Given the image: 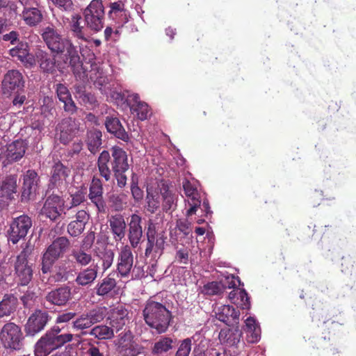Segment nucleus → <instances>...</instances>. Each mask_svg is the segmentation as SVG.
I'll return each instance as SVG.
<instances>
[{
    "label": "nucleus",
    "instance_id": "412c9836",
    "mask_svg": "<svg viewBox=\"0 0 356 356\" xmlns=\"http://www.w3.org/2000/svg\"><path fill=\"white\" fill-rule=\"evenodd\" d=\"M71 298V289L64 286L49 291L45 297L47 302L51 305L63 306Z\"/></svg>",
    "mask_w": 356,
    "mask_h": 356
},
{
    "label": "nucleus",
    "instance_id": "a18cd8bd",
    "mask_svg": "<svg viewBox=\"0 0 356 356\" xmlns=\"http://www.w3.org/2000/svg\"><path fill=\"white\" fill-rule=\"evenodd\" d=\"M161 195L156 193L147 189L145 209L151 213H154L160 208Z\"/></svg>",
    "mask_w": 356,
    "mask_h": 356
},
{
    "label": "nucleus",
    "instance_id": "f8f14e48",
    "mask_svg": "<svg viewBox=\"0 0 356 356\" xmlns=\"http://www.w3.org/2000/svg\"><path fill=\"white\" fill-rule=\"evenodd\" d=\"M25 79L22 73L17 70H10L2 81V90L4 94L18 93L24 90Z\"/></svg>",
    "mask_w": 356,
    "mask_h": 356
},
{
    "label": "nucleus",
    "instance_id": "09e8293b",
    "mask_svg": "<svg viewBox=\"0 0 356 356\" xmlns=\"http://www.w3.org/2000/svg\"><path fill=\"white\" fill-rule=\"evenodd\" d=\"M160 191L163 200V210L168 211L172 208L174 204L175 199L173 194L169 190L168 186L164 184H162Z\"/></svg>",
    "mask_w": 356,
    "mask_h": 356
},
{
    "label": "nucleus",
    "instance_id": "49530a36",
    "mask_svg": "<svg viewBox=\"0 0 356 356\" xmlns=\"http://www.w3.org/2000/svg\"><path fill=\"white\" fill-rule=\"evenodd\" d=\"M126 222L120 214L113 216V234L115 240H121L125 235Z\"/></svg>",
    "mask_w": 356,
    "mask_h": 356
},
{
    "label": "nucleus",
    "instance_id": "cd10ccee",
    "mask_svg": "<svg viewBox=\"0 0 356 356\" xmlns=\"http://www.w3.org/2000/svg\"><path fill=\"white\" fill-rule=\"evenodd\" d=\"M35 57L43 72L54 74L56 72L58 65H56L55 56H51L43 50L39 49L35 53Z\"/></svg>",
    "mask_w": 356,
    "mask_h": 356
},
{
    "label": "nucleus",
    "instance_id": "de8ad7c7",
    "mask_svg": "<svg viewBox=\"0 0 356 356\" xmlns=\"http://www.w3.org/2000/svg\"><path fill=\"white\" fill-rule=\"evenodd\" d=\"M109 159L110 155L108 152L103 151L98 159V167L100 174L106 181L110 179V170L107 165Z\"/></svg>",
    "mask_w": 356,
    "mask_h": 356
},
{
    "label": "nucleus",
    "instance_id": "dca6fc26",
    "mask_svg": "<svg viewBox=\"0 0 356 356\" xmlns=\"http://www.w3.org/2000/svg\"><path fill=\"white\" fill-rule=\"evenodd\" d=\"M182 186L186 196L188 197V203L190 208L186 211V216H191L196 213L199 207H200L201 200L200 193L194 183H192L188 179H184L182 181Z\"/></svg>",
    "mask_w": 356,
    "mask_h": 356
},
{
    "label": "nucleus",
    "instance_id": "f03ea898",
    "mask_svg": "<svg viewBox=\"0 0 356 356\" xmlns=\"http://www.w3.org/2000/svg\"><path fill=\"white\" fill-rule=\"evenodd\" d=\"M60 331L61 328L58 325H54L48 330L35 343V355L47 356L52 351L72 340V334H60Z\"/></svg>",
    "mask_w": 356,
    "mask_h": 356
},
{
    "label": "nucleus",
    "instance_id": "393cba45",
    "mask_svg": "<svg viewBox=\"0 0 356 356\" xmlns=\"http://www.w3.org/2000/svg\"><path fill=\"white\" fill-rule=\"evenodd\" d=\"M38 176L33 170H29L24 175V183L22 186V199L27 200L31 195L35 193L38 186Z\"/></svg>",
    "mask_w": 356,
    "mask_h": 356
},
{
    "label": "nucleus",
    "instance_id": "2f4dec72",
    "mask_svg": "<svg viewBox=\"0 0 356 356\" xmlns=\"http://www.w3.org/2000/svg\"><path fill=\"white\" fill-rule=\"evenodd\" d=\"M19 17L24 24L30 27L37 26L43 19L42 11L39 9L38 6L29 9H23Z\"/></svg>",
    "mask_w": 356,
    "mask_h": 356
},
{
    "label": "nucleus",
    "instance_id": "aec40b11",
    "mask_svg": "<svg viewBox=\"0 0 356 356\" xmlns=\"http://www.w3.org/2000/svg\"><path fill=\"white\" fill-rule=\"evenodd\" d=\"M42 39L48 48L52 51L58 54L60 48L63 47L64 42L67 39L63 38L56 29L53 27H46L42 34Z\"/></svg>",
    "mask_w": 356,
    "mask_h": 356
},
{
    "label": "nucleus",
    "instance_id": "4c0bfd02",
    "mask_svg": "<svg viewBox=\"0 0 356 356\" xmlns=\"http://www.w3.org/2000/svg\"><path fill=\"white\" fill-rule=\"evenodd\" d=\"M242 336L241 331L238 328L221 330L219 333V339L222 343L232 346L236 345Z\"/></svg>",
    "mask_w": 356,
    "mask_h": 356
},
{
    "label": "nucleus",
    "instance_id": "4d7b16f0",
    "mask_svg": "<svg viewBox=\"0 0 356 356\" xmlns=\"http://www.w3.org/2000/svg\"><path fill=\"white\" fill-rule=\"evenodd\" d=\"M124 4L122 1L113 3V13H120V22L125 24L128 21L127 14L124 10Z\"/></svg>",
    "mask_w": 356,
    "mask_h": 356
},
{
    "label": "nucleus",
    "instance_id": "0eeeda50",
    "mask_svg": "<svg viewBox=\"0 0 356 356\" xmlns=\"http://www.w3.org/2000/svg\"><path fill=\"white\" fill-rule=\"evenodd\" d=\"M85 23L90 30L97 32L104 27V8L102 0H92L83 12Z\"/></svg>",
    "mask_w": 356,
    "mask_h": 356
},
{
    "label": "nucleus",
    "instance_id": "7c9ffc66",
    "mask_svg": "<svg viewBox=\"0 0 356 356\" xmlns=\"http://www.w3.org/2000/svg\"><path fill=\"white\" fill-rule=\"evenodd\" d=\"M133 265V256L129 247H124L120 252L117 270L122 276H127Z\"/></svg>",
    "mask_w": 356,
    "mask_h": 356
},
{
    "label": "nucleus",
    "instance_id": "e2e57ef3",
    "mask_svg": "<svg viewBox=\"0 0 356 356\" xmlns=\"http://www.w3.org/2000/svg\"><path fill=\"white\" fill-rule=\"evenodd\" d=\"M236 282H238L239 285L241 284V281L238 279H236L234 275L227 276L225 280V283L222 284L223 290L226 288L232 289V290L238 289L239 287H237Z\"/></svg>",
    "mask_w": 356,
    "mask_h": 356
},
{
    "label": "nucleus",
    "instance_id": "864d4df0",
    "mask_svg": "<svg viewBox=\"0 0 356 356\" xmlns=\"http://www.w3.org/2000/svg\"><path fill=\"white\" fill-rule=\"evenodd\" d=\"M80 104H83L87 107L93 108L97 106V99L95 96L90 92H79L77 97Z\"/></svg>",
    "mask_w": 356,
    "mask_h": 356
},
{
    "label": "nucleus",
    "instance_id": "c756f323",
    "mask_svg": "<svg viewBox=\"0 0 356 356\" xmlns=\"http://www.w3.org/2000/svg\"><path fill=\"white\" fill-rule=\"evenodd\" d=\"M115 83L113 81V104H115L118 108L121 111L127 110L131 103L129 92L127 90H122V87H115Z\"/></svg>",
    "mask_w": 356,
    "mask_h": 356
},
{
    "label": "nucleus",
    "instance_id": "b1692460",
    "mask_svg": "<svg viewBox=\"0 0 356 356\" xmlns=\"http://www.w3.org/2000/svg\"><path fill=\"white\" fill-rule=\"evenodd\" d=\"M70 170L62 163H56L51 170V183L56 188L62 189L65 186L66 179L69 176Z\"/></svg>",
    "mask_w": 356,
    "mask_h": 356
},
{
    "label": "nucleus",
    "instance_id": "c03bdc74",
    "mask_svg": "<svg viewBox=\"0 0 356 356\" xmlns=\"http://www.w3.org/2000/svg\"><path fill=\"white\" fill-rule=\"evenodd\" d=\"M87 136L88 149L91 153L95 154L102 145V132L97 129L90 130L88 131Z\"/></svg>",
    "mask_w": 356,
    "mask_h": 356
},
{
    "label": "nucleus",
    "instance_id": "37998d69",
    "mask_svg": "<svg viewBox=\"0 0 356 356\" xmlns=\"http://www.w3.org/2000/svg\"><path fill=\"white\" fill-rule=\"evenodd\" d=\"M173 232L177 237V241H179V238H180V240L181 238H190L192 233L191 223L187 219H178Z\"/></svg>",
    "mask_w": 356,
    "mask_h": 356
},
{
    "label": "nucleus",
    "instance_id": "e433bc0d",
    "mask_svg": "<svg viewBox=\"0 0 356 356\" xmlns=\"http://www.w3.org/2000/svg\"><path fill=\"white\" fill-rule=\"evenodd\" d=\"M17 298L13 294H6L0 302V319L11 315L17 306Z\"/></svg>",
    "mask_w": 356,
    "mask_h": 356
},
{
    "label": "nucleus",
    "instance_id": "7ed1b4c3",
    "mask_svg": "<svg viewBox=\"0 0 356 356\" xmlns=\"http://www.w3.org/2000/svg\"><path fill=\"white\" fill-rule=\"evenodd\" d=\"M24 339L20 326L15 323H5L0 330V341L6 349L12 350L23 349Z\"/></svg>",
    "mask_w": 356,
    "mask_h": 356
},
{
    "label": "nucleus",
    "instance_id": "6e6552de",
    "mask_svg": "<svg viewBox=\"0 0 356 356\" xmlns=\"http://www.w3.org/2000/svg\"><path fill=\"white\" fill-rule=\"evenodd\" d=\"M63 47L59 53L63 55V60L72 68L73 73L77 79L84 81L87 76L86 71L81 65L80 57L76 47L69 40L64 42Z\"/></svg>",
    "mask_w": 356,
    "mask_h": 356
},
{
    "label": "nucleus",
    "instance_id": "ea45409f",
    "mask_svg": "<svg viewBox=\"0 0 356 356\" xmlns=\"http://www.w3.org/2000/svg\"><path fill=\"white\" fill-rule=\"evenodd\" d=\"M81 24V17L79 15H74L70 22V29L75 38L82 42H87L86 28Z\"/></svg>",
    "mask_w": 356,
    "mask_h": 356
},
{
    "label": "nucleus",
    "instance_id": "f3484780",
    "mask_svg": "<svg viewBox=\"0 0 356 356\" xmlns=\"http://www.w3.org/2000/svg\"><path fill=\"white\" fill-rule=\"evenodd\" d=\"M17 175H11L0 184V209L7 206L9 200L13 198L14 193L17 192Z\"/></svg>",
    "mask_w": 356,
    "mask_h": 356
},
{
    "label": "nucleus",
    "instance_id": "20e7f679",
    "mask_svg": "<svg viewBox=\"0 0 356 356\" xmlns=\"http://www.w3.org/2000/svg\"><path fill=\"white\" fill-rule=\"evenodd\" d=\"M70 242L66 237H58L47 248L42 257V271L47 273L56 260L61 257L69 248Z\"/></svg>",
    "mask_w": 356,
    "mask_h": 356
},
{
    "label": "nucleus",
    "instance_id": "052dcab7",
    "mask_svg": "<svg viewBox=\"0 0 356 356\" xmlns=\"http://www.w3.org/2000/svg\"><path fill=\"white\" fill-rule=\"evenodd\" d=\"M9 275L10 270L6 269L4 266H0V290L8 288V284L6 282V278Z\"/></svg>",
    "mask_w": 356,
    "mask_h": 356
},
{
    "label": "nucleus",
    "instance_id": "4be33fe9",
    "mask_svg": "<svg viewBox=\"0 0 356 356\" xmlns=\"http://www.w3.org/2000/svg\"><path fill=\"white\" fill-rule=\"evenodd\" d=\"M130 100H131V103L129 108L131 113L136 115L138 120L143 121L151 115L149 106L147 103L140 100L138 94H131Z\"/></svg>",
    "mask_w": 356,
    "mask_h": 356
},
{
    "label": "nucleus",
    "instance_id": "13d9d810",
    "mask_svg": "<svg viewBox=\"0 0 356 356\" xmlns=\"http://www.w3.org/2000/svg\"><path fill=\"white\" fill-rule=\"evenodd\" d=\"M90 334L99 339H107L110 337V328L107 326H96L92 329Z\"/></svg>",
    "mask_w": 356,
    "mask_h": 356
},
{
    "label": "nucleus",
    "instance_id": "bf43d9fd",
    "mask_svg": "<svg viewBox=\"0 0 356 356\" xmlns=\"http://www.w3.org/2000/svg\"><path fill=\"white\" fill-rule=\"evenodd\" d=\"M111 291V278L107 276L97 288V294L104 296Z\"/></svg>",
    "mask_w": 356,
    "mask_h": 356
},
{
    "label": "nucleus",
    "instance_id": "1a4fd4ad",
    "mask_svg": "<svg viewBox=\"0 0 356 356\" xmlns=\"http://www.w3.org/2000/svg\"><path fill=\"white\" fill-rule=\"evenodd\" d=\"M32 226L31 218L26 215L15 218L10 225L8 230V241L13 244L17 243L26 237Z\"/></svg>",
    "mask_w": 356,
    "mask_h": 356
},
{
    "label": "nucleus",
    "instance_id": "f704fd0d",
    "mask_svg": "<svg viewBox=\"0 0 356 356\" xmlns=\"http://www.w3.org/2000/svg\"><path fill=\"white\" fill-rule=\"evenodd\" d=\"M246 340L250 343H257L261 338V329L252 317H248L245 320Z\"/></svg>",
    "mask_w": 356,
    "mask_h": 356
},
{
    "label": "nucleus",
    "instance_id": "0e129e2a",
    "mask_svg": "<svg viewBox=\"0 0 356 356\" xmlns=\"http://www.w3.org/2000/svg\"><path fill=\"white\" fill-rule=\"evenodd\" d=\"M36 297L37 296L34 292L27 291L26 293L21 297V300L22 301L24 307H29L31 305Z\"/></svg>",
    "mask_w": 356,
    "mask_h": 356
},
{
    "label": "nucleus",
    "instance_id": "603ef678",
    "mask_svg": "<svg viewBox=\"0 0 356 356\" xmlns=\"http://www.w3.org/2000/svg\"><path fill=\"white\" fill-rule=\"evenodd\" d=\"M72 255L76 262L81 266L88 265L92 260L91 254L82 248L74 250Z\"/></svg>",
    "mask_w": 356,
    "mask_h": 356
},
{
    "label": "nucleus",
    "instance_id": "774afa93",
    "mask_svg": "<svg viewBox=\"0 0 356 356\" xmlns=\"http://www.w3.org/2000/svg\"><path fill=\"white\" fill-rule=\"evenodd\" d=\"M89 218V213L83 209L79 211L76 214V220L82 222L85 225L88 222Z\"/></svg>",
    "mask_w": 356,
    "mask_h": 356
},
{
    "label": "nucleus",
    "instance_id": "6ab92c4d",
    "mask_svg": "<svg viewBox=\"0 0 356 356\" xmlns=\"http://www.w3.org/2000/svg\"><path fill=\"white\" fill-rule=\"evenodd\" d=\"M9 54L17 58L24 66L32 67L35 64V58L30 53L29 46L26 42H20L9 50Z\"/></svg>",
    "mask_w": 356,
    "mask_h": 356
},
{
    "label": "nucleus",
    "instance_id": "9b49d317",
    "mask_svg": "<svg viewBox=\"0 0 356 356\" xmlns=\"http://www.w3.org/2000/svg\"><path fill=\"white\" fill-rule=\"evenodd\" d=\"M146 236L147 246L145 251V257H148L152 252L162 254L167 237L163 234L156 233L155 226L151 220H149L148 222Z\"/></svg>",
    "mask_w": 356,
    "mask_h": 356
},
{
    "label": "nucleus",
    "instance_id": "79ce46f5",
    "mask_svg": "<svg viewBox=\"0 0 356 356\" xmlns=\"http://www.w3.org/2000/svg\"><path fill=\"white\" fill-rule=\"evenodd\" d=\"M97 269L96 266H90L81 271L75 280L79 285L86 286L93 282L97 277Z\"/></svg>",
    "mask_w": 356,
    "mask_h": 356
},
{
    "label": "nucleus",
    "instance_id": "338daca9",
    "mask_svg": "<svg viewBox=\"0 0 356 356\" xmlns=\"http://www.w3.org/2000/svg\"><path fill=\"white\" fill-rule=\"evenodd\" d=\"M131 191L134 198L138 201L143 199V191L138 187V183L132 181Z\"/></svg>",
    "mask_w": 356,
    "mask_h": 356
},
{
    "label": "nucleus",
    "instance_id": "a878e982",
    "mask_svg": "<svg viewBox=\"0 0 356 356\" xmlns=\"http://www.w3.org/2000/svg\"><path fill=\"white\" fill-rule=\"evenodd\" d=\"M141 218L133 214L131 216V220L129 223V239L133 248H136L140 243L143 236V229L141 226Z\"/></svg>",
    "mask_w": 356,
    "mask_h": 356
},
{
    "label": "nucleus",
    "instance_id": "9d476101",
    "mask_svg": "<svg viewBox=\"0 0 356 356\" xmlns=\"http://www.w3.org/2000/svg\"><path fill=\"white\" fill-rule=\"evenodd\" d=\"M114 165L113 170L117 179L118 186L123 188L127 184V176L124 174L129 168L126 152L120 148L113 147Z\"/></svg>",
    "mask_w": 356,
    "mask_h": 356
},
{
    "label": "nucleus",
    "instance_id": "f257e3e1",
    "mask_svg": "<svg viewBox=\"0 0 356 356\" xmlns=\"http://www.w3.org/2000/svg\"><path fill=\"white\" fill-rule=\"evenodd\" d=\"M143 316L145 323L157 334H163L168 330L172 318V312L166 306L154 300L149 298L143 310Z\"/></svg>",
    "mask_w": 356,
    "mask_h": 356
},
{
    "label": "nucleus",
    "instance_id": "bb28decb",
    "mask_svg": "<svg viewBox=\"0 0 356 356\" xmlns=\"http://www.w3.org/2000/svg\"><path fill=\"white\" fill-rule=\"evenodd\" d=\"M239 316V311L233 306L228 305L220 307L216 313V318L229 326L234 323H238Z\"/></svg>",
    "mask_w": 356,
    "mask_h": 356
},
{
    "label": "nucleus",
    "instance_id": "2eb2a0df",
    "mask_svg": "<svg viewBox=\"0 0 356 356\" xmlns=\"http://www.w3.org/2000/svg\"><path fill=\"white\" fill-rule=\"evenodd\" d=\"M64 200L57 195L47 197L41 209V214L51 220H56L62 213L65 207Z\"/></svg>",
    "mask_w": 356,
    "mask_h": 356
},
{
    "label": "nucleus",
    "instance_id": "a19ab883",
    "mask_svg": "<svg viewBox=\"0 0 356 356\" xmlns=\"http://www.w3.org/2000/svg\"><path fill=\"white\" fill-rule=\"evenodd\" d=\"M127 310L121 305L113 308V328L120 330L127 321Z\"/></svg>",
    "mask_w": 356,
    "mask_h": 356
},
{
    "label": "nucleus",
    "instance_id": "c85d7f7f",
    "mask_svg": "<svg viewBox=\"0 0 356 356\" xmlns=\"http://www.w3.org/2000/svg\"><path fill=\"white\" fill-rule=\"evenodd\" d=\"M89 198L99 212L105 211V204L102 200V185L99 179L94 178L90 186Z\"/></svg>",
    "mask_w": 356,
    "mask_h": 356
},
{
    "label": "nucleus",
    "instance_id": "6e6d98bb",
    "mask_svg": "<svg viewBox=\"0 0 356 356\" xmlns=\"http://www.w3.org/2000/svg\"><path fill=\"white\" fill-rule=\"evenodd\" d=\"M85 226L82 222L74 220L69 223L67 232L72 236H77L83 232Z\"/></svg>",
    "mask_w": 356,
    "mask_h": 356
},
{
    "label": "nucleus",
    "instance_id": "473e14b6",
    "mask_svg": "<svg viewBox=\"0 0 356 356\" xmlns=\"http://www.w3.org/2000/svg\"><path fill=\"white\" fill-rule=\"evenodd\" d=\"M228 298L232 303L243 309H248L250 307V298L244 289H233L229 292Z\"/></svg>",
    "mask_w": 356,
    "mask_h": 356
},
{
    "label": "nucleus",
    "instance_id": "3c124183",
    "mask_svg": "<svg viewBox=\"0 0 356 356\" xmlns=\"http://www.w3.org/2000/svg\"><path fill=\"white\" fill-rule=\"evenodd\" d=\"M202 292L207 296L220 295L223 292V286L221 282H211L204 284Z\"/></svg>",
    "mask_w": 356,
    "mask_h": 356
},
{
    "label": "nucleus",
    "instance_id": "69168bd1",
    "mask_svg": "<svg viewBox=\"0 0 356 356\" xmlns=\"http://www.w3.org/2000/svg\"><path fill=\"white\" fill-rule=\"evenodd\" d=\"M207 350L205 345L201 341L193 347L191 356H207Z\"/></svg>",
    "mask_w": 356,
    "mask_h": 356
},
{
    "label": "nucleus",
    "instance_id": "72a5a7b5",
    "mask_svg": "<svg viewBox=\"0 0 356 356\" xmlns=\"http://www.w3.org/2000/svg\"><path fill=\"white\" fill-rule=\"evenodd\" d=\"M97 254L105 261L104 264L109 267L111 265V250L108 243V236L103 234L99 236L97 242Z\"/></svg>",
    "mask_w": 356,
    "mask_h": 356
},
{
    "label": "nucleus",
    "instance_id": "c9c22d12",
    "mask_svg": "<svg viewBox=\"0 0 356 356\" xmlns=\"http://www.w3.org/2000/svg\"><path fill=\"white\" fill-rule=\"evenodd\" d=\"M175 340L170 337L163 336L156 341L151 348L154 355H161L168 353L175 347Z\"/></svg>",
    "mask_w": 356,
    "mask_h": 356
},
{
    "label": "nucleus",
    "instance_id": "58836bf2",
    "mask_svg": "<svg viewBox=\"0 0 356 356\" xmlns=\"http://www.w3.org/2000/svg\"><path fill=\"white\" fill-rule=\"evenodd\" d=\"M68 192L72 200L70 205L65 206L67 210L80 205L86 200V188L83 185L78 187L72 186L69 188Z\"/></svg>",
    "mask_w": 356,
    "mask_h": 356
},
{
    "label": "nucleus",
    "instance_id": "5701e85b",
    "mask_svg": "<svg viewBox=\"0 0 356 356\" xmlns=\"http://www.w3.org/2000/svg\"><path fill=\"white\" fill-rule=\"evenodd\" d=\"M55 89L58 99L64 104L65 111L70 114L76 113L77 107L67 87L63 83H57Z\"/></svg>",
    "mask_w": 356,
    "mask_h": 356
},
{
    "label": "nucleus",
    "instance_id": "a211bd4d",
    "mask_svg": "<svg viewBox=\"0 0 356 356\" xmlns=\"http://www.w3.org/2000/svg\"><path fill=\"white\" fill-rule=\"evenodd\" d=\"M104 313L101 309H93L82 314L73 322V327L76 330H84L91 327L95 323L104 318Z\"/></svg>",
    "mask_w": 356,
    "mask_h": 356
},
{
    "label": "nucleus",
    "instance_id": "8fccbe9b",
    "mask_svg": "<svg viewBox=\"0 0 356 356\" xmlns=\"http://www.w3.org/2000/svg\"><path fill=\"white\" fill-rule=\"evenodd\" d=\"M113 136L115 137L121 139L123 141H128L129 135L128 133L125 131L124 127L121 124L120 120L117 118L113 117Z\"/></svg>",
    "mask_w": 356,
    "mask_h": 356
},
{
    "label": "nucleus",
    "instance_id": "39448f33",
    "mask_svg": "<svg viewBox=\"0 0 356 356\" xmlns=\"http://www.w3.org/2000/svg\"><path fill=\"white\" fill-rule=\"evenodd\" d=\"M134 338L131 330L124 329L113 341L115 351L121 356H138L142 353L143 347L139 346Z\"/></svg>",
    "mask_w": 356,
    "mask_h": 356
},
{
    "label": "nucleus",
    "instance_id": "423d86ee",
    "mask_svg": "<svg viewBox=\"0 0 356 356\" xmlns=\"http://www.w3.org/2000/svg\"><path fill=\"white\" fill-rule=\"evenodd\" d=\"M29 254V250L24 248L13 264L16 282L21 286H27L33 278V270L32 264L28 261Z\"/></svg>",
    "mask_w": 356,
    "mask_h": 356
},
{
    "label": "nucleus",
    "instance_id": "680f3d73",
    "mask_svg": "<svg viewBox=\"0 0 356 356\" xmlns=\"http://www.w3.org/2000/svg\"><path fill=\"white\" fill-rule=\"evenodd\" d=\"M188 256V250L186 248H181L177 251L175 259L179 264H187Z\"/></svg>",
    "mask_w": 356,
    "mask_h": 356
},
{
    "label": "nucleus",
    "instance_id": "ddd939ff",
    "mask_svg": "<svg viewBox=\"0 0 356 356\" xmlns=\"http://www.w3.org/2000/svg\"><path fill=\"white\" fill-rule=\"evenodd\" d=\"M26 152V143L22 140H16L0 149V160L4 165L21 159Z\"/></svg>",
    "mask_w": 356,
    "mask_h": 356
},
{
    "label": "nucleus",
    "instance_id": "5fc2aeb1",
    "mask_svg": "<svg viewBox=\"0 0 356 356\" xmlns=\"http://www.w3.org/2000/svg\"><path fill=\"white\" fill-rule=\"evenodd\" d=\"M192 348V341L191 338L182 340L175 353V356H189Z\"/></svg>",
    "mask_w": 356,
    "mask_h": 356
},
{
    "label": "nucleus",
    "instance_id": "4468645a",
    "mask_svg": "<svg viewBox=\"0 0 356 356\" xmlns=\"http://www.w3.org/2000/svg\"><path fill=\"white\" fill-rule=\"evenodd\" d=\"M49 315L44 310H35L28 318L25 332L28 336H35L43 330L49 321Z\"/></svg>",
    "mask_w": 356,
    "mask_h": 356
}]
</instances>
